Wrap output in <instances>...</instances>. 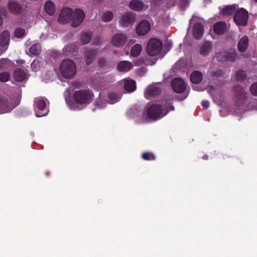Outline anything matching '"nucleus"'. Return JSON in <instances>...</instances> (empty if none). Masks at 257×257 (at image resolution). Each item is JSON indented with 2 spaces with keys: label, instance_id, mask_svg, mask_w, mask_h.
<instances>
[{
  "label": "nucleus",
  "instance_id": "nucleus-1",
  "mask_svg": "<svg viewBox=\"0 0 257 257\" xmlns=\"http://www.w3.org/2000/svg\"><path fill=\"white\" fill-rule=\"evenodd\" d=\"M174 110V107L170 102L166 101L164 104L153 103L147 109V115L149 118L157 120L166 115L170 111Z\"/></svg>",
  "mask_w": 257,
  "mask_h": 257
},
{
  "label": "nucleus",
  "instance_id": "nucleus-2",
  "mask_svg": "<svg viewBox=\"0 0 257 257\" xmlns=\"http://www.w3.org/2000/svg\"><path fill=\"white\" fill-rule=\"evenodd\" d=\"M72 97L75 103L83 105L89 104L91 102L94 94L91 90L86 89L74 91Z\"/></svg>",
  "mask_w": 257,
  "mask_h": 257
},
{
  "label": "nucleus",
  "instance_id": "nucleus-3",
  "mask_svg": "<svg viewBox=\"0 0 257 257\" xmlns=\"http://www.w3.org/2000/svg\"><path fill=\"white\" fill-rule=\"evenodd\" d=\"M60 70L63 77L67 79L72 78L76 72V66L73 61L66 59L60 65Z\"/></svg>",
  "mask_w": 257,
  "mask_h": 257
},
{
  "label": "nucleus",
  "instance_id": "nucleus-4",
  "mask_svg": "<svg viewBox=\"0 0 257 257\" xmlns=\"http://www.w3.org/2000/svg\"><path fill=\"white\" fill-rule=\"evenodd\" d=\"M163 47V43L158 38H151L148 42L146 51L151 56H155L160 54Z\"/></svg>",
  "mask_w": 257,
  "mask_h": 257
},
{
  "label": "nucleus",
  "instance_id": "nucleus-5",
  "mask_svg": "<svg viewBox=\"0 0 257 257\" xmlns=\"http://www.w3.org/2000/svg\"><path fill=\"white\" fill-rule=\"evenodd\" d=\"M248 14L247 11L241 8L235 12L233 20L237 25L245 26L247 24Z\"/></svg>",
  "mask_w": 257,
  "mask_h": 257
},
{
  "label": "nucleus",
  "instance_id": "nucleus-6",
  "mask_svg": "<svg viewBox=\"0 0 257 257\" xmlns=\"http://www.w3.org/2000/svg\"><path fill=\"white\" fill-rule=\"evenodd\" d=\"M237 56L235 50H231L229 51L217 53L215 57L217 60L219 61L234 62L236 60Z\"/></svg>",
  "mask_w": 257,
  "mask_h": 257
},
{
  "label": "nucleus",
  "instance_id": "nucleus-7",
  "mask_svg": "<svg viewBox=\"0 0 257 257\" xmlns=\"http://www.w3.org/2000/svg\"><path fill=\"white\" fill-rule=\"evenodd\" d=\"M135 20V15L134 13L129 12L123 14L119 20V23L122 27H128L133 25Z\"/></svg>",
  "mask_w": 257,
  "mask_h": 257
},
{
  "label": "nucleus",
  "instance_id": "nucleus-8",
  "mask_svg": "<svg viewBox=\"0 0 257 257\" xmlns=\"http://www.w3.org/2000/svg\"><path fill=\"white\" fill-rule=\"evenodd\" d=\"M73 15V11L69 8H63L58 18L59 23L62 24L68 23L71 21Z\"/></svg>",
  "mask_w": 257,
  "mask_h": 257
},
{
  "label": "nucleus",
  "instance_id": "nucleus-9",
  "mask_svg": "<svg viewBox=\"0 0 257 257\" xmlns=\"http://www.w3.org/2000/svg\"><path fill=\"white\" fill-rule=\"evenodd\" d=\"M84 17V13L82 10L79 9H76L74 12H73L71 26L73 27L79 26L82 23Z\"/></svg>",
  "mask_w": 257,
  "mask_h": 257
},
{
  "label": "nucleus",
  "instance_id": "nucleus-10",
  "mask_svg": "<svg viewBox=\"0 0 257 257\" xmlns=\"http://www.w3.org/2000/svg\"><path fill=\"white\" fill-rule=\"evenodd\" d=\"M151 30V25L147 20L141 21L136 26V31L139 36L146 35Z\"/></svg>",
  "mask_w": 257,
  "mask_h": 257
},
{
  "label": "nucleus",
  "instance_id": "nucleus-11",
  "mask_svg": "<svg viewBox=\"0 0 257 257\" xmlns=\"http://www.w3.org/2000/svg\"><path fill=\"white\" fill-rule=\"evenodd\" d=\"M233 91L236 102L240 105L246 99L245 90L240 85H236L234 86Z\"/></svg>",
  "mask_w": 257,
  "mask_h": 257
},
{
  "label": "nucleus",
  "instance_id": "nucleus-12",
  "mask_svg": "<svg viewBox=\"0 0 257 257\" xmlns=\"http://www.w3.org/2000/svg\"><path fill=\"white\" fill-rule=\"evenodd\" d=\"M26 6L15 1H10L8 4V8L11 13L15 15H19L26 9Z\"/></svg>",
  "mask_w": 257,
  "mask_h": 257
},
{
  "label": "nucleus",
  "instance_id": "nucleus-13",
  "mask_svg": "<svg viewBox=\"0 0 257 257\" xmlns=\"http://www.w3.org/2000/svg\"><path fill=\"white\" fill-rule=\"evenodd\" d=\"M172 88L176 93L184 92L186 88L184 81L181 78H175L171 82Z\"/></svg>",
  "mask_w": 257,
  "mask_h": 257
},
{
  "label": "nucleus",
  "instance_id": "nucleus-14",
  "mask_svg": "<svg viewBox=\"0 0 257 257\" xmlns=\"http://www.w3.org/2000/svg\"><path fill=\"white\" fill-rule=\"evenodd\" d=\"M127 37L123 34H116L111 39L113 46L116 47H121L125 45L127 41Z\"/></svg>",
  "mask_w": 257,
  "mask_h": 257
},
{
  "label": "nucleus",
  "instance_id": "nucleus-15",
  "mask_svg": "<svg viewBox=\"0 0 257 257\" xmlns=\"http://www.w3.org/2000/svg\"><path fill=\"white\" fill-rule=\"evenodd\" d=\"M96 54L97 51L95 50L85 48L83 55L85 59L86 64L88 65L91 64Z\"/></svg>",
  "mask_w": 257,
  "mask_h": 257
},
{
  "label": "nucleus",
  "instance_id": "nucleus-16",
  "mask_svg": "<svg viewBox=\"0 0 257 257\" xmlns=\"http://www.w3.org/2000/svg\"><path fill=\"white\" fill-rule=\"evenodd\" d=\"M161 92V88L156 85H150L146 90L145 95L146 97H156L159 95Z\"/></svg>",
  "mask_w": 257,
  "mask_h": 257
},
{
  "label": "nucleus",
  "instance_id": "nucleus-17",
  "mask_svg": "<svg viewBox=\"0 0 257 257\" xmlns=\"http://www.w3.org/2000/svg\"><path fill=\"white\" fill-rule=\"evenodd\" d=\"M13 108L11 101L8 99L0 98V112L5 113L11 110Z\"/></svg>",
  "mask_w": 257,
  "mask_h": 257
},
{
  "label": "nucleus",
  "instance_id": "nucleus-18",
  "mask_svg": "<svg viewBox=\"0 0 257 257\" xmlns=\"http://www.w3.org/2000/svg\"><path fill=\"white\" fill-rule=\"evenodd\" d=\"M249 39L247 36H242L238 41L237 48L240 52H245L248 48Z\"/></svg>",
  "mask_w": 257,
  "mask_h": 257
},
{
  "label": "nucleus",
  "instance_id": "nucleus-19",
  "mask_svg": "<svg viewBox=\"0 0 257 257\" xmlns=\"http://www.w3.org/2000/svg\"><path fill=\"white\" fill-rule=\"evenodd\" d=\"M213 31L218 35L224 34L227 30V25L224 22H218L213 25Z\"/></svg>",
  "mask_w": 257,
  "mask_h": 257
},
{
  "label": "nucleus",
  "instance_id": "nucleus-20",
  "mask_svg": "<svg viewBox=\"0 0 257 257\" xmlns=\"http://www.w3.org/2000/svg\"><path fill=\"white\" fill-rule=\"evenodd\" d=\"M204 33V27L201 23H196L193 28V34L196 39L201 38Z\"/></svg>",
  "mask_w": 257,
  "mask_h": 257
},
{
  "label": "nucleus",
  "instance_id": "nucleus-21",
  "mask_svg": "<svg viewBox=\"0 0 257 257\" xmlns=\"http://www.w3.org/2000/svg\"><path fill=\"white\" fill-rule=\"evenodd\" d=\"M212 48V45L211 43L209 41H206L200 47V54L203 56H207L209 55Z\"/></svg>",
  "mask_w": 257,
  "mask_h": 257
},
{
  "label": "nucleus",
  "instance_id": "nucleus-22",
  "mask_svg": "<svg viewBox=\"0 0 257 257\" xmlns=\"http://www.w3.org/2000/svg\"><path fill=\"white\" fill-rule=\"evenodd\" d=\"M128 7L133 11L139 12L143 9L144 4L141 1L132 0L128 4Z\"/></svg>",
  "mask_w": 257,
  "mask_h": 257
},
{
  "label": "nucleus",
  "instance_id": "nucleus-23",
  "mask_svg": "<svg viewBox=\"0 0 257 257\" xmlns=\"http://www.w3.org/2000/svg\"><path fill=\"white\" fill-rule=\"evenodd\" d=\"M133 64L127 61H121L117 65V68L119 71H128L133 68Z\"/></svg>",
  "mask_w": 257,
  "mask_h": 257
},
{
  "label": "nucleus",
  "instance_id": "nucleus-24",
  "mask_svg": "<svg viewBox=\"0 0 257 257\" xmlns=\"http://www.w3.org/2000/svg\"><path fill=\"white\" fill-rule=\"evenodd\" d=\"M10 40V34L8 31H4L0 35V46L5 47L8 45Z\"/></svg>",
  "mask_w": 257,
  "mask_h": 257
},
{
  "label": "nucleus",
  "instance_id": "nucleus-25",
  "mask_svg": "<svg viewBox=\"0 0 257 257\" xmlns=\"http://www.w3.org/2000/svg\"><path fill=\"white\" fill-rule=\"evenodd\" d=\"M237 5H232L227 6L224 7L221 10V14L224 16H231L235 12L237 9Z\"/></svg>",
  "mask_w": 257,
  "mask_h": 257
},
{
  "label": "nucleus",
  "instance_id": "nucleus-26",
  "mask_svg": "<svg viewBox=\"0 0 257 257\" xmlns=\"http://www.w3.org/2000/svg\"><path fill=\"white\" fill-rule=\"evenodd\" d=\"M203 79L202 73L199 71H193L190 75V80L194 84L199 83Z\"/></svg>",
  "mask_w": 257,
  "mask_h": 257
},
{
  "label": "nucleus",
  "instance_id": "nucleus-27",
  "mask_svg": "<svg viewBox=\"0 0 257 257\" xmlns=\"http://www.w3.org/2000/svg\"><path fill=\"white\" fill-rule=\"evenodd\" d=\"M26 72L22 69H16L14 72V77L18 82H21L26 78Z\"/></svg>",
  "mask_w": 257,
  "mask_h": 257
},
{
  "label": "nucleus",
  "instance_id": "nucleus-28",
  "mask_svg": "<svg viewBox=\"0 0 257 257\" xmlns=\"http://www.w3.org/2000/svg\"><path fill=\"white\" fill-rule=\"evenodd\" d=\"M124 89L127 92H133L136 89V82L132 79L125 80L124 83Z\"/></svg>",
  "mask_w": 257,
  "mask_h": 257
},
{
  "label": "nucleus",
  "instance_id": "nucleus-29",
  "mask_svg": "<svg viewBox=\"0 0 257 257\" xmlns=\"http://www.w3.org/2000/svg\"><path fill=\"white\" fill-rule=\"evenodd\" d=\"M46 12L50 16H53L55 12V7L54 3L50 1H47L45 5Z\"/></svg>",
  "mask_w": 257,
  "mask_h": 257
},
{
  "label": "nucleus",
  "instance_id": "nucleus-30",
  "mask_svg": "<svg viewBox=\"0 0 257 257\" xmlns=\"http://www.w3.org/2000/svg\"><path fill=\"white\" fill-rule=\"evenodd\" d=\"M92 34L90 32H85L81 34L80 40L82 44H88L91 40Z\"/></svg>",
  "mask_w": 257,
  "mask_h": 257
},
{
  "label": "nucleus",
  "instance_id": "nucleus-31",
  "mask_svg": "<svg viewBox=\"0 0 257 257\" xmlns=\"http://www.w3.org/2000/svg\"><path fill=\"white\" fill-rule=\"evenodd\" d=\"M142 51V45L141 44H136L133 46L131 50V55L133 57H137L141 54Z\"/></svg>",
  "mask_w": 257,
  "mask_h": 257
},
{
  "label": "nucleus",
  "instance_id": "nucleus-32",
  "mask_svg": "<svg viewBox=\"0 0 257 257\" xmlns=\"http://www.w3.org/2000/svg\"><path fill=\"white\" fill-rule=\"evenodd\" d=\"M29 52L31 55H38L41 52V45L39 43H36L33 45L29 49Z\"/></svg>",
  "mask_w": 257,
  "mask_h": 257
},
{
  "label": "nucleus",
  "instance_id": "nucleus-33",
  "mask_svg": "<svg viewBox=\"0 0 257 257\" xmlns=\"http://www.w3.org/2000/svg\"><path fill=\"white\" fill-rule=\"evenodd\" d=\"M113 17V14L111 11H107L104 13L101 17V20L103 22H109L111 21Z\"/></svg>",
  "mask_w": 257,
  "mask_h": 257
},
{
  "label": "nucleus",
  "instance_id": "nucleus-34",
  "mask_svg": "<svg viewBox=\"0 0 257 257\" xmlns=\"http://www.w3.org/2000/svg\"><path fill=\"white\" fill-rule=\"evenodd\" d=\"M246 77V75L244 70H239L235 73V78L237 81H243Z\"/></svg>",
  "mask_w": 257,
  "mask_h": 257
},
{
  "label": "nucleus",
  "instance_id": "nucleus-35",
  "mask_svg": "<svg viewBox=\"0 0 257 257\" xmlns=\"http://www.w3.org/2000/svg\"><path fill=\"white\" fill-rule=\"evenodd\" d=\"M142 158L146 161H153L156 160V156L151 152H145L142 155Z\"/></svg>",
  "mask_w": 257,
  "mask_h": 257
},
{
  "label": "nucleus",
  "instance_id": "nucleus-36",
  "mask_svg": "<svg viewBox=\"0 0 257 257\" xmlns=\"http://www.w3.org/2000/svg\"><path fill=\"white\" fill-rule=\"evenodd\" d=\"M25 34V30L22 28H17L14 32V35L18 38H22Z\"/></svg>",
  "mask_w": 257,
  "mask_h": 257
},
{
  "label": "nucleus",
  "instance_id": "nucleus-37",
  "mask_svg": "<svg viewBox=\"0 0 257 257\" xmlns=\"http://www.w3.org/2000/svg\"><path fill=\"white\" fill-rule=\"evenodd\" d=\"M223 74V71L220 69H217L210 72V76L214 78L222 76Z\"/></svg>",
  "mask_w": 257,
  "mask_h": 257
},
{
  "label": "nucleus",
  "instance_id": "nucleus-38",
  "mask_svg": "<svg viewBox=\"0 0 257 257\" xmlns=\"http://www.w3.org/2000/svg\"><path fill=\"white\" fill-rule=\"evenodd\" d=\"M10 75L8 72H3L0 73V81L6 82L9 81Z\"/></svg>",
  "mask_w": 257,
  "mask_h": 257
},
{
  "label": "nucleus",
  "instance_id": "nucleus-39",
  "mask_svg": "<svg viewBox=\"0 0 257 257\" xmlns=\"http://www.w3.org/2000/svg\"><path fill=\"white\" fill-rule=\"evenodd\" d=\"M108 97L110 102L113 103L117 101L118 95L115 93L110 92L108 94Z\"/></svg>",
  "mask_w": 257,
  "mask_h": 257
},
{
  "label": "nucleus",
  "instance_id": "nucleus-40",
  "mask_svg": "<svg viewBox=\"0 0 257 257\" xmlns=\"http://www.w3.org/2000/svg\"><path fill=\"white\" fill-rule=\"evenodd\" d=\"M37 108L40 110H43L46 107V102L44 100L40 99L38 100L36 103Z\"/></svg>",
  "mask_w": 257,
  "mask_h": 257
},
{
  "label": "nucleus",
  "instance_id": "nucleus-41",
  "mask_svg": "<svg viewBox=\"0 0 257 257\" xmlns=\"http://www.w3.org/2000/svg\"><path fill=\"white\" fill-rule=\"evenodd\" d=\"M78 48L76 45L71 44L67 46L65 48H64L63 50L64 51H70V52H76Z\"/></svg>",
  "mask_w": 257,
  "mask_h": 257
},
{
  "label": "nucleus",
  "instance_id": "nucleus-42",
  "mask_svg": "<svg viewBox=\"0 0 257 257\" xmlns=\"http://www.w3.org/2000/svg\"><path fill=\"white\" fill-rule=\"evenodd\" d=\"M94 104L95 106L99 108H102L105 105V103H103L99 97L95 100Z\"/></svg>",
  "mask_w": 257,
  "mask_h": 257
},
{
  "label": "nucleus",
  "instance_id": "nucleus-43",
  "mask_svg": "<svg viewBox=\"0 0 257 257\" xmlns=\"http://www.w3.org/2000/svg\"><path fill=\"white\" fill-rule=\"evenodd\" d=\"M251 93L254 96H257V82L252 84L250 87Z\"/></svg>",
  "mask_w": 257,
  "mask_h": 257
},
{
  "label": "nucleus",
  "instance_id": "nucleus-44",
  "mask_svg": "<svg viewBox=\"0 0 257 257\" xmlns=\"http://www.w3.org/2000/svg\"><path fill=\"white\" fill-rule=\"evenodd\" d=\"M98 65L99 67L103 68L106 66V60L104 57H100L98 60Z\"/></svg>",
  "mask_w": 257,
  "mask_h": 257
},
{
  "label": "nucleus",
  "instance_id": "nucleus-45",
  "mask_svg": "<svg viewBox=\"0 0 257 257\" xmlns=\"http://www.w3.org/2000/svg\"><path fill=\"white\" fill-rule=\"evenodd\" d=\"M101 41L102 40L100 37L94 38L92 41V44L94 46H98L100 44Z\"/></svg>",
  "mask_w": 257,
  "mask_h": 257
},
{
  "label": "nucleus",
  "instance_id": "nucleus-46",
  "mask_svg": "<svg viewBox=\"0 0 257 257\" xmlns=\"http://www.w3.org/2000/svg\"><path fill=\"white\" fill-rule=\"evenodd\" d=\"M71 85L75 88H78L81 86V83L77 81H74L72 82Z\"/></svg>",
  "mask_w": 257,
  "mask_h": 257
},
{
  "label": "nucleus",
  "instance_id": "nucleus-47",
  "mask_svg": "<svg viewBox=\"0 0 257 257\" xmlns=\"http://www.w3.org/2000/svg\"><path fill=\"white\" fill-rule=\"evenodd\" d=\"M202 106L204 108H207L209 106V102L207 100H203L202 101Z\"/></svg>",
  "mask_w": 257,
  "mask_h": 257
},
{
  "label": "nucleus",
  "instance_id": "nucleus-48",
  "mask_svg": "<svg viewBox=\"0 0 257 257\" xmlns=\"http://www.w3.org/2000/svg\"><path fill=\"white\" fill-rule=\"evenodd\" d=\"M0 14H1L3 15H6V11L5 8L0 9Z\"/></svg>",
  "mask_w": 257,
  "mask_h": 257
},
{
  "label": "nucleus",
  "instance_id": "nucleus-49",
  "mask_svg": "<svg viewBox=\"0 0 257 257\" xmlns=\"http://www.w3.org/2000/svg\"><path fill=\"white\" fill-rule=\"evenodd\" d=\"M46 114H47V113H45V114H39L38 113H36V116L37 117H42V116H45Z\"/></svg>",
  "mask_w": 257,
  "mask_h": 257
},
{
  "label": "nucleus",
  "instance_id": "nucleus-50",
  "mask_svg": "<svg viewBox=\"0 0 257 257\" xmlns=\"http://www.w3.org/2000/svg\"><path fill=\"white\" fill-rule=\"evenodd\" d=\"M135 41H136L135 40H133V39L130 40L129 41V44H133L134 43H135Z\"/></svg>",
  "mask_w": 257,
  "mask_h": 257
},
{
  "label": "nucleus",
  "instance_id": "nucleus-51",
  "mask_svg": "<svg viewBox=\"0 0 257 257\" xmlns=\"http://www.w3.org/2000/svg\"><path fill=\"white\" fill-rule=\"evenodd\" d=\"M252 108L257 110V104L252 106Z\"/></svg>",
  "mask_w": 257,
  "mask_h": 257
},
{
  "label": "nucleus",
  "instance_id": "nucleus-52",
  "mask_svg": "<svg viewBox=\"0 0 257 257\" xmlns=\"http://www.w3.org/2000/svg\"><path fill=\"white\" fill-rule=\"evenodd\" d=\"M2 23H3V19H2V18L0 17V26L2 25Z\"/></svg>",
  "mask_w": 257,
  "mask_h": 257
},
{
  "label": "nucleus",
  "instance_id": "nucleus-53",
  "mask_svg": "<svg viewBox=\"0 0 257 257\" xmlns=\"http://www.w3.org/2000/svg\"><path fill=\"white\" fill-rule=\"evenodd\" d=\"M46 175H47V176H48V175H49V172H47V173H46Z\"/></svg>",
  "mask_w": 257,
  "mask_h": 257
},
{
  "label": "nucleus",
  "instance_id": "nucleus-54",
  "mask_svg": "<svg viewBox=\"0 0 257 257\" xmlns=\"http://www.w3.org/2000/svg\"><path fill=\"white\" fill-rule=\"evenodd\" d=\"M256 2H257V0H254Z\"/></svg>",
  "mask_w": 257,
  "mask_h": 257
}]
</instances>
